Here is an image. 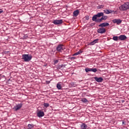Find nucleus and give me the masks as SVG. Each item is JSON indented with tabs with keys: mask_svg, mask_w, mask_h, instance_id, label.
<instances>
[{
	"mask_svg": "<svg viewBox=\"0 0 129 129\" xmlns=\"http://www.w3.org/2000/svg\"><path fill=\"white\" fill-rule=\"evenodd\" d=\"M73 15L74 17H77L79 15V10H75L73 13Z\"/></svg>",
	"mask_w": 129,
	"mask_h": 129,
	"instance_id": "16",
	"label": "nucleus"
},
{
	"mask_svg": "<svg viewBox=\"0 0 129 129\" xmlns=\"http://www.w3.org/2000/svg\"><path fill=\"white\" fill-rule=\"evenodd\" d=\"M118 39L120 41H124V40L126 39V36L124 35H121L118 37Z\"/></svg>",
	"mask_w": 129,
	"mask_h": 129,
	"instance_id": "9",
	"label": "nucleus"
},
{
	"mask_svg": "<svg viewBox=\"0 0 129 129\" xmlns=\"http://www.w3.org/2000/svg\"><path fill=\"white\" fill-rule=\"evenodd\" d=\"M119 9L120 11H122L124 12V11H127V10H129V2H127L121 5L119 7Z\"/></svg>",
	"mask_w": 129,
	"mask_h": 129,
	"instance_id": "1",
	"label": "nucleus"
},
{
	"mask_svg": "<svg viewBox=\"0 0 129 129\" xmlns=\"http://www.w3.org/2000/svg\"><path fill=\"white\" fill-rule=\"evenodd\" d=\"M91 72H94V73H95V72H97V69H96V68L91 69Z\"/></svg>",
	"mask_w": 129,
	"mask_h": 129,
	"instance_id": "25",
	"label": "nucleus"
},
{
	"mask_svg": "<svg viewBox=\"0 0 129 129\" xmlns=\"http://www.w3.org/2000/svg\"><path fill=\"white\" fill-rule=\"evenodd\" d=\"M97 42H98V39H95L94 40L90 43V45H91V46H92L96 44Z\"/></svg>",
	"mask_w": 129,
	"mask_h": 129,
	"instance_id": "15",
	"label": "nucleus"
},
{
	"mask_svg": "<svg viewBox=\"0 0 129 129\" xmlns=\"http://www.w3.org/2000/svg\"><path fill=\"white\" fill-rule=\"evenodd\" d=\"M104 13L107 15H108V14H110L111 12H110V11H109L108 10H104Z\"/></svg>",
	"mask_w": 129,
	"mask_h": 129,
	"instance_id": "22",
	"label": "nucleus"
},
{
	"mask_svg": "<svg viewBox=\"0 0 129 129\" xmlns=\"http://www.w3.org/2000/svg\"><path fill=\"white\" fill-rule=\"evenodd\" d=\"M62 23H63V20H56L53 21V24H54V25H61Z\"/></svg>",
	"mask_w": 129,
	"mask_h": 129,
	"instance_id": "6",
	"label": "nucleus"
},
{
	"mask_svg": "<svg viewBox=\"0 0 129 129\" xmlns=\"http://www.w3.org/2000/svg\"><path fill=\"white\" fill-rule=\"evenodd\" d=\"M94 79L97 82H102V81H103V79L101 77L98 78L97 77H94Z\"/></svg>",
	"mask_w": 129,
	"mask_h": 129,
	"instance_id": "11",
	"label": "nucleus"
},
{
	"mask_svg": "<svg viewBox=\"0 0 129 129\" xmlns=\"http://www.w3.org/2000/svg\"><path fill=\"white\" fill-rule=\"evenodd\" d=\"M97 15H94L93 17H92V21H93L94 22H96V23H100V22H97Z\"/></svg>",
	"mask_w": 129,
	"mask_h": 129,
	"instance_id": "13",
	"label": "nucleus"
},
{
	"mask_svg": "<svg viewBox=\"0 0 129 129\" xmlns=\"http://www.w3.org/2000/svg\"><path fill=\"white\" fill-rule=\"evenodd\" d=\"M44 115H45V113H44L43 111H39L37 112V116L38 117H42Z\"/></svg>",
	"mask_w": 129,
	"mask_h": 129,
	"instance_id": "10",
	"label": "nucleus"
},
{
	"mask_svg": "<svg viewBox=\"0 0 129 129\" xmlns=\"http://www.w3.org/2000/svg\"><path fill=\"white\" fill-rule=\"evenodd\" d=\"M28 38V35L24 34L22 37L23 39H27Z\"/></svg>",
	"mask_w": 129,
	"mask_h": 129,
	"instance_id": "28",
	"label": "nucleus"
},
{
	"mask_svg": "<svg viewBox=\"0 0 129 129\" xmlns=\"http://www.w3.org/2000/svg\"><path fill=\"white\" fill-rule=\"evenodd\" d=\"M43 105L45 107H49V103H44Z\"/></svg>",
	"mask_w": 129,
	"mask_h": 129,
	"instance_id": "27",
	"label": "nucleus"
},
{
	"mask_svg": "<svg viewBox=\"0 0 129 129\" xmlns=\"http://www.w3.org/2000/svg\"><path fill=\"white\" fill-rule=\"evenodd\" d=\"M33 56L31 54H23L22 55V59L25 62H29L32 60Z\"/></svg>",
	"mask_w": 129,
	"mask_h": 129,
	"instance_id": "2",
	"label": "nucleus"
},
{
	"mask_svg": "<svg viewBox=\"0 0 129 129\" xmlns=\"http://www.w3.org/2000/svg\"><path fill=\"white\" fill-rule=\"evenodd\" d=\"M108 26H109V23L106 22H104L99 25V27H101V28H103L104 27H108Z\"/></svg>",
	"mask_w": 129,
	"mask_h": 129,
	"instance_id": "8",
	"label": "nucleus"
},
{
	"mask_svg": "<svg viewBox=\"0 0 129 129\" xmlns=\"http://www.w3.org/2000/svg\"><path fill=\"white\" fill-rule=\"evenodd\" d=\"M103 8H104V5H99L98 7H97V9H103Z\"/></svg>",
	"mask_w": 129,
	"mask_h": 129,
	"instance_id": "26",
	"label": "nucleus"
},
{
	"mask_svg": "<svg viewBox=\"0 0 129 129\" xmlns=\"http://www.w3.org/2000/svg\"><path fill=\"white\" fill-rule=\"evenodd\" d=\"M28 129H32L33 127H34V124H28Z\"/></svg>",
	"mask_w": 129,
	"mask_h": 129,
	"instance_id": "21",
	"label": "nucleus"
},
{
	"mask_svg": "<svg viewBox=\"0 0 129 129\" xmlns=\"http://www.w3.org/2000/svg\"><path fill=\"white\" fill-rule=\"evenodd\" d=\"M107 19V16H103L101 18H100V19H98L97 20V22H101L102 21H103V20H106Z\"/></svg>",
	"mask_w": 129,
	"mask_h": 129,
	"instance_id": "12",
	"label": "nucleus"
},
{
	"mask_svg": "<svg viewBox=\"0 0 129 129\" xmlns=\"http://www.w3.org/2000/svg\"><path fill=\"white\" fill-rule=\"evenodd\" d=\"M76 58V57H75V56H73V57H70L71 60H74Z\"/></svg>",
	"mask_w": 129,
	"mask_h": 129,
	"instance_id": "29",
	"label": "nucleus"
},
{
	"mask_svg": "<svg viewBox=\"0 0 129 129\" xmlns=\"http://www.w3.org/2000/svg\"><path fill=\"white\" fill-rule=\"evenodd\" d=\"M104 13L103 12H100L96 14L97 17L98 18H100V17L103 16Z\"/></svg>",
	"mask_w": 129,
	"mask_h": 129,
	"instance_id": "18",
	"label": "nucleus"
},
{
	"mask_svg": "<svg viewBox=\"0 0 129 129\" xmlns=\"http://www.w3.org/2000/svg\"><path fill=\"white\" fill-rule=\"evenodd\" d=\"M61 82H58L56 85V88L58 89V90H60L62 89V87L61 86Z\"/></svg>",
	"mask_w": 129,
	"mask_h": 129,
	"instance_id": "17",
	"label": "nucleus"
},
{
	"mask_svg": "<svg viewBox=\"0 0 129 129\" xmlns=\"http://www.w3.org/2000/svg\"><path fill=\"white\" fill-rule=\"evenodd\" d=\"M23 106V103H20L18 104L16 106H15L13 108V109L15 110V111H17L19 110V109H21L22 108V107Z\"/></svg>",
	"mask_w": 129,
	"mask_h": 129,
	"instance_id": "4",
	"label": "nucleus"
},
{
	"mask_svg": "<svg viewBox=\"0 0 129 129\" xmlns=\"http://www.w3.org/2000/svg\"><path fill=\"white\" fill-rule=\"evenodd\" d=\"M81 53H82V51L81 50H79V51L75 53L74 54H73V56H76V55H79V54H81Z\"/></svg>",
	"mask_w": 129,
	"mask_h": 129,
	"instance_id": "19",
	"label": "nucleus"
},
{
	"mask_svg": "<svg viewBox=\"0 0 129 129\" xmlns=\"http://www.w3.org/2000/svg\"><path fill=\"white\" fill-rule=\"evenodd\" d=\"M121 102H122V103H123V102H124V100H121Z\"/></svg>",
	"mask_w": 129,
	"mask_h": 129,
	"instance_id": "35",
	"label": "nucleus"
},
{
	"mask_svg": "<svg viewBox=\"0 0 129 129\" xmlns=\"http://www.w3.org/2000/svg\"><path fill=\"white\" fill-rule=\"evenodd\" d=\"M112 39L114 41H118V36H113Z\"/></svg>",
	"mask_w": 129,
	"mask_h": 129,
	"instance_id": "24",
	"label": "nucleus"
},
{
	"mask_svg": "<svg viewBox=\"0 0 129 129\" xmlns=\"http://www.w3.org/2000/svg\"><path fill=\"white\" fill-rule=\"evenodd\" d=\"M85 19L87 20H89V16H86L85 17Z\"/></svg>",
	"mask_w": 129,
	"mask_h": 129,
	"instance_id": "30",
	"label": "nucleus"
},
{
	"mask_svg": "<svg viewBox=\"0 0 129 129\" xmlns=\"http://www.w3.org/2000/svg\"><path fill=\"white\" fill-rule=\"evenodd\" d=\"M4 12V11H3L2 9H0V14H2V13H3Z\"/></svg>",
	"mask_w": 129,
	"mask_h": 129,
	"instance_id": "33",
	"label": "nucleus"
},
{
	"mask_svg": "<svg viewBox=\"0 0 129 129\" xmlns=\"http://www.w3.org/2000/svg\"><path fill=\"white\" fill-rule=\"evenodd\" d=\"M50 83V81H46V84H49Z\"/></svg>",
	"mask_w": 129,
	"mask_h": 129,
	"instance_id": "32",
	"label": "nucleus"
},
{
	"mask_svg": "<svg viewBox=\"0 0 129 129\" xmlns=\"http://www.w3.org/2000/svg\"><path fill=\"white\" fill-rule=\"evenodd\" d=\"M85 71H86V72H91V69H90L89 68H86L85 69Z\"/></svg>",
	"mask_w": 129,
	"mask_h": 129,
	"instance_id": "23",
	"label": "nucleus"
},
{
	"mask_svg": "<svg viewBox=\"0 0 129 129\" xmlns=\"http://www.w3.org/2000/svg\"><path fill=\"white\" fill-rule=\"evenodd\" d=\"M81 129H86L87 128V125L84 123H82L81 125Z\"/></svg>",
	"mask_w": 129,
	"mask_h": 129,
	"instance_id": "14",
	"label": "nucleus"
},
{
	"mask_svg": "<svg viewBox=\"0 0 129 129\" xmlns=\"http://www.w3.org/2000/svg\"><path fill=\"white\" fill-rule=\"evenodd\" d=\"M1 77H0V80H1Z\"/></svg>",
	"mask_w": 129,
	"mask_h": 129,
	"instance_id": "37",
	"label": "nucleus"
},
{
	"mask_svg": "<svg viewBox=\"0 0 129 129\" xmlns=\"http://www.w3.org/2000/svg\"><path fill=\"white\" fill-rule=\"evenodd\" d=\"M56 50L57 52H62V51L65 50V46L62 44H59L56 47Z\"/></svg>",
	"mask_w": 129,
	"mask_h": 129,
	"instance_id": "3",
	"label": "nucleus"
},
{
	"mask_svg": "<svg viewBox=\"0 0 129 129\" xmlns=\"http://www.w3.org/2000/svg\"><path fill=\"white\" fill-rule=\"evenodd\" d=\"M95 25V24L94 23H91V26H94Z\"/></svg>",
	"mask_w": 129,
	"mask_h": 129,
	"instance_id": "34",
	"label": "nucleus"
},
{
	"mask_svg": "<svg viewBox=\"0 0 129 129\" xmlns=\"http://www.w3.org/2000/svg\"><path fill=\"white\" fill-rule=\"evenodd\" d=\"M106 32V29L105 28L102 27L100 28L97 30V32L99 34H104Z\"/></svg>",
	"mask_w": 129,
	"mask_h": 129,
	"instance_id": "5",
	"label": "nucleus"
},
{
	"mask_svg": "<svg viewBox=\"0 0 129 129\" xmlns=\"http://www.w3.org/2000/svg\"><path fill=\"white\" fill-rule=\"evenodd\" d=\"M122 124H124V121H122Z\"/></svg>",
	"mask_w": 129,
	"mask_h": 129,
	"instance_id": "36",
	"label": "nucleus"
},
{
	"mask_svg": "<svg viewBox=\"0 0 129 129\" xmlns=\"http://www.w3.org/2000/svg\"><path fill=\"white\" fill-rule=\"evenodd\" d=\"M59 62V60L58 59H56L54 61V64H57Z\"/></svg>",
	"mask_w": 129,
	"mask_h": 129,
	"instance_id": "31",
	"label": "nucleus"
},
{
	"mask_svg": "<svg viewBox=\"0 0 129 129\" xmlns=\"http://www.w3.org/2000/svg\"><path fill=\"white\" fill-rule=\"evenodd\" d=\"M81 101L84 103H86V102H88V100L86 99V98H85L82 99Z\"/></svg>",
	"mask_w": 129,
	"mask_h": 129,
	"instance_id": "20",
	"label": "nucleus"
},
{
	"mask_svg": "<svg viewBox=\"0 0 129 129\" xmlns=\"http://www.w3.org/2000/svg\"><path fill=\"white\" fill-rule=\"evenodd\" d=\"M121 20L120 19H113L112 20V22L113 23V24H117V25H120V24H121Z\"/></svg>",
	"mask_w": 129,
	"mask_h": 129,
	"instance_id": "7",
	"label": "nucleus"
}]
</instances>
